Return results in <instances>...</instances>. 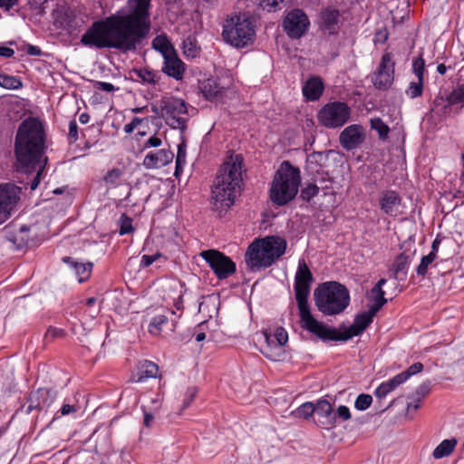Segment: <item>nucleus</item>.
<instances>
[{"label": "nucleus", "mask_w": 464, "mask_h": 464, "mask_svg": "<svg viewBox=\"0 0 464 464\" xmlns=\"http://www.w3.org/2000/svg\"><path fill=\"white\" fill-rule=\"evenodd\" d=\"M151 0H128L127 10H120L94 22L82 35L81 44L96 49L135 51L150 30Z\"/></svg>", "instance_id": "nucleus-1"}, {"label": "nucleus", "mask_w": 464, "mask_h": 464, "mask_svg": "<svg viewBox=\"0 0 464 464\" xmlns=\"http://www.w3.org/2000/svg\"><path fill=\"white\" fill-rule=\"evenodd\" d=\"M45 150V132L43 122L36 118L29 117L20 124L14 143V153L17 168L23 172L36 170V176L30 184L34 190L41 181V175L47 163L44 158Z\"/></svg>", "instance_id": "nucleus-2"}, {"label": "nucleus", "mask_w": 464, "mask_h": 464, "mask_svg": "<svg viewBox=\"0 0 464 464\" xmlns=\"http://www.w3.org/2000/svg\"><path fill=\"white\" fill-rule=\"evenodd\" d=\"M243 157L230 155L218 170L212 187L211 204L219 215L227 211L235 203L241 189Z\"/></svg>", "instance_id": "nucleus-3"}, {"label": "nucleus", "mask_w": 464, "mask_h": 464, "mask_svg": "<svg viewBox=\"0 0 464 464\" xmlns=\"http://www.w3.org/2000/svg\"><path fill=\"white\" fill-rule=\"evenodd\" d=\"M314 281L313 275L304 258L299 259L295 276L294 290L298 305L301 325L304 329L315 334L319 338H335L334 332L330 331L322 322L316 320L310 312L308 295Z\"/></svg>", "instance_id": "nucleus-4"}, {"label": "nucleus", "mask_w": 464, "mask_h": 464, "mask_svg": "<svg viewBox=\"0 0 464 464\" xmlns=\"http://www.w3.org/2000/svg\"><path fill=\"white\" fill-rule=\"evenodd\" d=\"M285 249L286 241L278 236L256 239L246 251V265L252 271L267 268L285 254Z\"/></svg>", "instance_id": "nucleus-5"}, {"label": "nucleus", "mask_w": 464, "mask_h": 464, "mask_svg": "<svg viewBox=\"0 0 464 464\" xmlns=\"http://www.w3.org/2000/svg\"><path fill=\"white\" fill-rule=\"evenodd\" d=\"M301 183V172L289 161H284L276 171L269 189L271 201L285 206L297 195Z\"/></svg>", "instance_id": "nucleus-6"}, {"label": "nucleus", "mask_w": 464, "mask_h": 464, "mask_svg": "<svg viewBox=\"0 0 464 464\" xmlns=\"http://www.w3.org/2000/svg\"><path fill=\"white\" fill-rule=\"evenodd\" d=\"M314 301L318 310L325 315L343 313L350 304L348 289L337 282H325L314 291Z\"/></svg>", "instance_id": "nucleus-7"}, {"label": "nucleus", "mask_w": 464, "mask_h": 464, "mask_svg": "<svg viewBox=\"0 0 464 464\" xmlns=\"http://www.w3.org/2000/svg\"><path fill=\"white\" fill-rule=\"evenodd\" d=\"M256 35L254 21L246 14L227 19L223 25L224 41L236 48H245L254 43Z\"/></svg>", "instance_id": "nucleus-8"}, {"label": "nucleus", "mask_w": 464, "mask_h": 464, "mask_svg": "<svg viewBox=\"0 0 464 464\" xmlns=\"http://www.w3.org/2000/svg\"><path fill=\"white\" fill-rule=\"evenodd\" d=\"M160 117L172 129L181 131L187 128L188 115V104L182 99L165 96L160 102Z\"/></svg>", "instance_id": "nucleus-9"}, {"label": "nucleus", "mask_w": 464, "mask_h": 464, "mask_svg": "<svg viewBox=\"0 0 464 464\" xmlns=\"http://www.w3.org/2000/svg\"><path fill=\"white\" fill-rule=\"evenodd\" d=\"M352 109L344 102L334 101L322 106L316 114L318 124L326 129H340L351 118Z\"/></svg>", "instance_id": "nucleus-10"}, {"label": "nucleus", "mask_w": 464, "mask_h": 464, "mask_svg": "<svg viewBox=\"0 0 464 464\" xmlns=\"http://www.w3.org/2000/svg\"><path fill=\"white\" fill-rule=\"evenodd\" d=\"M199 256L208 264L218 279H226L236 272V264L220 251L204 250Z\"/></svg>", "instance_id": "nucleus-11"}, {"label": "nucleus", "mask_w": 464, "mask_h": 464, "mask_svg": "<svg viewBox=\"0 0 464 464\" xmlns=\"http://www.w3.org/2000/svg\"><path fill=\"white\" fill-rule=\"evenodd\" d=\"M21 192V188L14 183L0 184V225L16 211Z\"/></svg>", "instance_id": "nucleus-12"}, {"label": "nucleus", "mask_w": 464, "mask_h": 464, "mask_svg": "<svg viewBox=\"0 0 464 464\" xmlns=\"http://www.w3.org/2000/svg\"><path fill=\"white\" fill-rule=\"evenodd\" d=\"M310 25L309 19L301 9H293L285 17L283 28L286 34L292 39L302 37Z\"/></svg>", "instance_id": "nucleus-13"}, {"label": "nucleus", "mask_w": 464, "mask_h": 464, "mask_svg": "<svg viewBox=\"0 0 464 464\" xmlns=\"http://www.w3.org/2000/svg\"><path fill=\"white\" fill-rule=\"evenodd\" d=\"M394 66L392 53H384L377 70L372 75V82L375 88L386 90L391 87L394 78Z\"/></svg>", "instance_id": "nucleus-14"}, {"label": "nucleus", "mask_w": 464, "mask_h": 464, "mask_svg": "<svg viewBox=\"0 0 464 464\" xmlns=\"http://www.w3.org/2000/svg\"><path fill=\"white\" fill-rule=\"evenodd\" d=\"M375 313H372V310H368L362 312L355 316V319L353 324L349 327L348 333L346 334H341L336 332V330L328 328L330 331L334 332V335L335 338H321L322 340H332L338 341L343 340L346 341L353 336H358L362 334L364 330L369 326V324L372 322L373 317L375 316Z\"/></svg>", "instance_id": "nucleus-15"}, {"label": "nucleus", "mask_w": 464, "mask_h": 464, "mask_svg": "<svg viewBox=\"0 0 464 464\" xmlns=\"http://www.w3.org/2000/svg\"><path fill=\"white\" fill-rule=\"evenodd\" d=\"M339 140L346 150H352L359 147L364 140L363 128L360 124L347 126L340 133Z\"/></svg>", "instance_id": "nucleus-16"}, {"label": "nucleus", "mask_w": 464, "mask_h": 464, "mask_svg": "<svg viewBox=\"0 0 464 464\" xmlns=\"http://www.w3.org/2000/svg\"><path fill=\"white\" fill-rule=\"evenodd\" d=\"M57 397V392L53 389L40 388L30 393L28 411L34 409H45L50 407Z\"/></svg>", "instance_id": "nucleus-17"}, {"label": "nucleus", "mask_w": 464, "mask_h": 464, "mask_svg": "<svg viewBox=\"0 0 464 464\" xmlns=\"http://www.w3.org/2000/svg\"><path fill=\"white\" fill-rule=\"evenodd\" d=\"M163 59L162 72L177 81L181 80L186 71V64L179 57L177 52L175 51Z\"/></svg>", "instance_id": "nucleus-18"}, {"label": "nucleus", "mask_w": 464, "mask_h": 464, "mask_svg": "<svg viewBox=\"0 0 464 464\" xmlns=\"http://www.w3.org/2000/svg\"><path fill=\"white\" fill-rule=\"evenodd\" d=\"M401 198L394 190H386L380 198V208L387 215L397 217L401 211Z\"/></svg>", "instance_id": "nucleus-19"}, {"label": "nucleus", "mask_w": 464, "mask_h": 464, "mask_svg": "<svg viewBox=\"0 0 464 464\" xmlns=\"http://www.w3.org/2000/svg\"><path fill=\"white\" fill-rule=\"evenodd\" d=\"M173 153L166 149L148 153L143 160L146 169H159L168 165L173 160Z\"/></svg>", "instance_id": "nucleus-20"}, {"label": "nucleus", "mask_w": 464, "mask_h": 464, "mask_svg": "<svg viewBox=\"0 0 464 464\" xmlns=\"http://www.w3.org/2000/svg\"><path fill=\"white\" fill-rule=\"evenodd\" d=\"M314 413L321 418L319 422L324 428H331L335 423V415L331 403L326 400H320L314 404Z\"/></svg>", "instance_id": "nucleus-21"}, {"label": "nucleus", "mask_w": 464, "mask_h": 464, "mask_svg": "<svg viewBox=\"0 0 464 464\" xmlns=\"http://www.w3.org/2000/svg\"><path fill=\"white\" fill-rule=\"evenodd\" d=\"M63 261L71 267L80 283L88 280L91 276L93 266L92 262H79L71 256L63 257Z\"/></svg>", "instance_id": "nucleus-22"}, {"label": "nucleus", "mask_w": 464, "mask_h": 464, "mask_svg": "<svg viewBox=\"0 0 464 464\" xmlns=\"http://www.w3.org/2000/svg\"><path fill=\"white\" fill-rule=\"evenodd\" d=\"M304 96L308 101H317L323 94L324 83L319 77H311L308 79L302 88Z\"/></svg>", "instance_id": "nucleus-23"}, {"label": "nucleus", "mask_w": 464, "mask_h": 464, "mask_svg": "<svg viewBox=\"0 0 464 464\" xmlns=\"http://www.w3.org/2000/svg\"><path fill=\"white\" fill-rule=\"evenodd\" d=\"M321 27L328 34H335L339 29L340 13L336 9H325L321 14Z\"/></svg>", "instance_id": "nucleus-24"}, {"label": "nucleus", "mask_w": 464, "mask_h": 464, "mask_svg": "<svg viewBox=\"0 0 464 464\" xmlns=\"http://www.w3.org/2000/svg\"><path fill=\"white\" fill-rule=\"evenodd\" d=\"M159 367L150 361H143L139 362L137 373L131 378L133 382H143L150 378H156Z\"/></svg>", "instance_id": "nucleus-25"}, {"label": "nucleus", "mask_w": 464, "mask_h": 464, "mask_svg": "<svg viewBox=\"0 0 464 464\" xmlns=\"http://www.w3.org/2000/svg\"><path fill=\"white\" fill-rule=\"evenodd\" d=\"M176 313L172 310H166L163 314L153 316L149 324L148 331L152 335H160L163 325H165L169 320L175 323Z\"/></svg>", "instance_id": "nucleus-26"}, {"label": "nucleus", "mask_w": 464, "mask_h": 464, "mask_svg": "<svg viewBox=\"0 0 464 464\" xmlns=\"http://www.w3.org/2000/svg\"><path fill=\"white\" fill-rule=\"evenodd\" d=\"M200 90L204 97L209 101H218L223 93V88L215 79H208L201 83Z\"/></svg>", "instance_id": "nucleus-27"}, {"label": "nucleus", "mask_w": 464, "mask_h": 464, "mask_svg": "<svg viewBox=\"0 0 464 464\" xmlns=\"http://www.w3.org/2000/svg\"><path fill=\"white\" fill-rule=\"evenodd\" d=\"M403 383V377L399 374L392 379L382 382L375 390L374 394L377 398L382 399L386 397L391 392L395 390L399 385Z\"/></svg>", "instance_id": "nucleus-28"}, {"label": "nucleus", "mask_w": 464, "mask_h": 464, "mask_svg": "<svg viewBox=\"0 0 464 464\" xmlns=\"http://www.w3.org/2000/svg\"><path fill=\"white\" fill-rule=\"evenodd\" d=\"M457 443H458V441L456 439H450V440H442L434 449V450L432 452V457L435 459H440L450 456L453 452Z\"/></svg>", "instance_id": "nucleus-29"}, {"label": "nucleus", "mask_w": 464, "mask_h": 464, "mask_svg": "<svg viewBox=\"0 0 464 464\" xmlns=\"http://www.w3.org/2000/svg\"><path fill=\"white\" fill-rule=\"evenodd\" d=\"M152 47L160 52L163 58L176 51L168 37L164 34L157 35L153 39Z\"/></svg>", "instance_id": "nucleus-30"}, {"label": "nucleus", "mask_w": 464, "mask_h": 464, "mask_svg": "<svg viewBox=\"0 0 464 464\" xmlns=\"http://www.w3.org/2000/svg\"><path fill=\"white\" fill-rule=\"evenodd\" d=\"M410 262V256L404 253L397 256L392 266V270L396 278L402 280L406 277L407 268Z\"/></svg>", "instance_id": "nucleus-31"}, {"label": "nucleus", "mask_w": 464, "mask_h": 464, "mask_svg": "<svg viewBox=\"0 0 464 464\" xmlns=\"http://www.w3.org/2000/svg\"><path fill=\"white\" fill-rule=\"evenodd\" d=\"M265 337L268 344L276 343L279 347L285 345L288 341L287 332L282 327H277L273 334H265Z\"/></svg>", "instance_id": "nucleus-32"}, {"label": "nucleus", "mask_w": 464, "mask_h": 464, "mask_svg": "<svg viewBox=\"0 0 464 464\" xmlns=\"http://www.w3.org/2000/svg\"><path fill=\"white\" fill-rule=\"evenodd\" d=\"M133 72L143 83L156 84L160 78L158 73L148 68L135 69Z\"/></svg>", "instance_id": "nucleus-33"}, {"label": "nucleus", "mask_w": 464, "mask_h": 464, "mask_svg": "<svg viewBox=\"0 0 464 464\" xmlns=\"http://www.w3.org/2000/svg\"><path fill=\"white\" fill-rule=\"evenodd\" d=\"M183 53L187 58H196L198 56L200 48L197 45L195 39L191 36L187 37L182 43Z\"/></svg>", "instance_id": "nucleus-34"}, {"label": "nucleus", "mask_w": 464, "mask_h": 464, "mask_svg": "<svg viewBox=\"0 0 464 464\" xmlns=\"http://www.w3.org/2000/svg\"><path fill=\"white\" fill-rule=\"evenodd\" d=\"M447 106H464V87L460 86L453 90L447 97Z\"/></svg>", "instance_id": "nucleus-35"}, {"label": "nucleus", "mask_w": 464, "mask_h": 464, "mask_svg": "<svg viewBox=\"0 0 464 464\" xmlns=\"http://www.w3.org/2000/svg\"><path fill=\"white\" fill-rule=\"evenodd\" d=\"M0 86L8 90H17L22 87V82L18 77L0 74Z\"/></svg>", "instance_id": "nucleus-36"}, {"label": "nucleus", "mask_w": 464, "mask_h": 464, "mask_svg": "<svg viewBox=\"0 0 464 464\" xmlns=\"http://www.w3.org/2000/svg\"><path fill=\"white\" fill-rule=\"evenodd\" d=\"M370 122L371 128L378 132L380 139L385 140L388 137L390 129L381 118H372Z\"/></svg>", "instance_id": "nucleus-37"}, {"label": "nucleus", "mask_w": 464, "mask_h": 464, "mask_svg": "<svg viewBox=\"0 0 464 464\" xmlns=\"http://www.w3.org/2000/svg\"><path fill=\"white\" fill-rule=\"evenodd\" d=\"M423 92V80L417 79L416 82H411L406 90V94L411 99L420 97Z\"/></svg>", "instance_id": "nucleus-38"}, {"label": "nucleus", "mask_w": 464, "mask_h": 464, "mask_svg": "<svg viewBox=\"0 0 464 464\" xmlns=\"http://www.w3.org/2000/svg\"><path fill=\"white\" fill-rule=\"evenodd\" d=\"M102 435V441H101V448H106L110 446V438H111V430L109 428H102L95 430L92 435V438L96 437V441H98V439L100 436Z\"/></svg>", "instance_id": "nucleus-39"}, {"label": "nucleus", "mask_w": 464, "mask_h": 464, "mask_svg": "<svg viewBox=\"0 0 464 464\" xmlns=\"http://www.w3.org/2000/svg\"><path fill=\"white\" fill-rule=\"evenodd\" d=\"M436 258L433 253L422 256L420 265L418 266L416 272L419 276H424L427 274L429 266L433 263Z\"/></svg>", "instance_id": "nucleus-40"}, {"label": "nucleus", "mask_w": 464, "mask_h": 464, "mask_svg": "<svg viewBox=\"0 0 464 464\" xmlns=\"http://www.w3.org/2000/svg\"><path fill=\"white\" fill-rule=\"evenodd\" d=\"M372 402V398L370 394L362 393L356 398L354 407L358 411H365L371 406Z\"/></svg>", "instance_id": "nucleus-41"}, {"label": "nucleus", "mask_w": 464, "mask_h": 464, "mask_svg": "<svg viewBox=\"0 0 464 464\" xmlns=\"http://www.w3.org/2000/svg\"><path fill=\"white\" fill-rule=\"evenodd\" d=\"M373 295L374 303L370 306V310L372 313L377 314L379 310L387 303V299L384 297L385 292H375L372 293Z\"/></svg>", "instance_id": "nucleus-42"}, {"label": "nucleus", "mask_w": 464, "mask_h": 464, "mask_svg": "<svg viewBox=\"0 0 464 464\" xmlns=\"http://www.w3.org/2000/svg\"><path fill=\"white\" fill-rule=\"evenodd\" d=\"M186 163V150L183 146L179 145L178 148V153L176 158V169L175 175L178 176L179 172L183 170V167Z\"/></svg>", "instance_id": "nucleus-43"}, {"label": "nucleus", "mask_w": 464, "mask_h": 464, "mask_svg": "<svg viewBox=\"0 0 464 464\" xmlns=\"http://www.w3.org/2000/svg\"><path fill=\"white\" fill-rule=\"evenodd\" d=\"M425 395V388L420 386L416 391V398L412 401L407 404V411H410L411 409L417 411L420 408V401Z\"/></svg>", "instance_id": "nucleus-44"}, {"label": "nucleus", "mask_w": 464, "mask_h": 464, "mask_svg": "<svg viewBox=\"0 0 464 464\" xmlns=\"http://www.w3.org/2000/svg\"><path fill=\"white\" fill-rule=\"evenodd\" d=\"M423 370V364L421 362H415L411 365L405 372L399 373L403 377V382H405L411 376L420 372Z\"/></svg>", "instance_id": "nucleus-45"}, {"label": "nucleus", "mask_w": 464, "mask_h": 464, "mask_svg": "<svg viewBox=\"0 0 464 464\" xmlns=\"http://www.w3.org/2000/svg\"><path fill=\"white\" fill-rule=\"evenodd\" d=\"M319 192V187L316 184H308L301 191L303 199L309 201L315 197Z\"/></svg>", "instance_id": "nucleus-46"}, {"label": "nucleus", "mask_w": 464, "mask_h": 464, "mask_svg": "<svg viewBox=\"0 0 464 464\" xmlns=\"http://www.w3.org/2000/svg\"><path fill=\"white\" fill-rule=\"evenodd\" d=\"M425 69V62L422 57H419L413 60L412 71L416 75L417 79L423 80V72Z\"/></svg>", "instance_id": "nucleus-47"}, {"label": "nucleus", "mask_w": 464, "mask_h": 464, "mask_svg": "<svg viewBox=\"0 0 464 464\" xmlns=\"http://www.w3.org/2000/svg\"><path fill=\"white\" fill-rule=\"evenodd\" d=\"M297 415L304 418H308L314 413V403L304 402L297 410Z\"/></svg>", "instance_id": "nucleus-48"}, {"label": "nucleus", "mask_w": 464, "mask_h": 464, "mask_svg": "<svg viewBox=\"0 0 464 464\" xmlns=\"http://www.w3.org/2000/svg\"><path fill=\"white\" fill-rule=\"evenodd\" d=\"M121 176V171L119 169H112L108 171L104 177V180L107 184L115 186L118 184L120 178Z\"/></svg>", "instance_id": "nucleus-49"}, {"label": "nucleus", "mask_w": 464, "mask_h": 464, "mask_svg": "<svg viewBox=\"0 0 464 464\" xmlns=\"http://www.w3.org/2000/svg\"><path fill=\"white\" fill-rule=\"evenodd\" d=\"M133 230L132 227V220L126 217L125 215H122L121 217V226H120V234L125 235L129 234Z\"/></svg>", "instance_id": "nucleus-50"}, {"label": "nucleus", "mask_w": 464, "mask_h": 464, "mask_svg": "<svg viewBox=\"0 0 464 464\" xmlns=\"http://www.w3.org/2000/svg\"><path fill=\"white\" fill-rule=\"evenodd\" d=\"M198 393V390L196 387H188L186 391L185 397L183 400V409H186L189 406L191 401L194 400Z\"/></svg>", "instance_id": "nucleus-51"}, {"label": "nucleus", "mask_w": 464, "mask_h": 464, "mask_svg": "<svg viewBox=\"0 0 464 464\" xmlns=\"http://www.w3.org/2000/svg\"><path fill=\"white\" fill-rule=\"evenodd\" d=\"M64 336V331L56 327H49L45 333V338L53 340Z\"/></svg>", "instance_id": "nucleus-52"}, {"label": "nucleus", "mask_w": 464, "mask_h": 464, "mask_svg": "<svg viewBox=\"0 0 464 464\" xmlns=\"http://www.w3.org/2000/svg\"><path fill=\"white\" fill-rule=\"evenodd\" d=\"M335 419L338 417L339 419H342L343 420H348L351 419V413L350 410L347 406L340 405L337 408L336 413H334Z\"/></svg>", "instance_id": "nucleus-53"}, {"label": "nucleus", "mask_w": 464, "mask_h": 464, "mask_svg": "<svg viewBox=\"0 0 464 464\" xmlns=\"http://www.w3.org/2000/svg\"><path fill=\"white\" fill-rule=\"evenodd\" d=\"M283 0H261L260 5L263 9H266L268 12L274 11L280 2Z\"/></svg>", "instance_id": "nucleus-54"}, {"label": "nucleus", "mask_w": 464, "mask_h": 464, "mask_svg": "<svg viewBox=\"0 0 464 464\" xmlns=\"http://www.w3.org/2000/svg\"><path fill=\"white\" fill-rule=\"evenodd\" d=\"M78 408L75 405H72L70 403H63V405L61 407L58 412H60L62 416H65L76 412Z\"/></svg>", "instance_id": "nucleus-55"}, {"label": "nucleus", "mask_w": 464, "mask_h": 464, "mask_svg": "<svg viewBox=\"0 0 464 464\" xmlns=\"http://www.w3.org/2000/svg\"><path fill=\"white\" fill-rule=\"evenodd\" d=\"M142 122V119L135 117L133 120L124 126L125 133H131L134 129Z\"/></svg>", "instance_id": "nucleus-56"}, {"label": "nucleus", "mask_w": 464, "mask_h": 464, "mask_svg": "<svg viewBox=\"0 0 464 464\" xmlns=\"http://www.w3.org/2000/svg\"><path fill=\"white\" fill-rule=\"evenodd\" d=\"M69 137L72 139L73 141L78 140V126L75 121L69 122Z\"/></svg>", "instance_id": "nucleus-57"}, {"label": "nucleus", "mask_w": 464, "mask_h": 464, "mask_svg": "<svg viewBox=\"0 0 464 464\" xmlns=\"http://www.w3.org/2000/svg\"><path fill=\"white\" fill-rule=\"evenodd\" d=\"M162 144V140L160 138L157 136H151L148 139V140L145 143V148H157L160 147Z\"/></svg>", "instance_id": "nucleus-58"}, {"label": "nucleus", "mask_w": 464, "mask_h": 464, "mask_svg": "<svg viewBox=\"0 0 464 464\" xmlns=\"http://www.w3.org/2000/svg\"><path fill=\"white\" fill-rule=\"evenodd\" d=\"M96 87L98 90L102 91V92H111L115 90V87L113 84H111V82H97Z\"/></svg>", "instance_id": "nucleus-59"}, {"label": "nucleus", "mask_w": 464, "mask_h": 464, "mask_svg": "<svg viewBox=\"0 0 464 464\" xmlns=\"http://www.w3.org/2000/svg\"><path fill=\"white\" fill-rule=\"evenodd\" d=\"M18 4V0H0V8L9 11Z\"/></svg>", "instance_id": "nucleus-60"}, {"label": "nucleus", "mask_w": 464, "mask_h": 464, "mask_svg": "<svg viewBox=\"0 0 464 464\" xmlns=\"http://www.w3.org/2000/svg\"><path fill=\"white\" fill-rule=\"evenodd\" d=\"M157 258H158L157 255H155V256L144 255L141 257V263L145 267H147V266H150V265H152Z\"/></svg>", "instance_id": "nucleus-61"}, {"label": "nucleus", "mask_w": 464, "mask_h": 464, "mask_svg": "<svg viewBox=\"0 0 464 464\" xmlns=\"http://www.w3.org/2000/svg\"><path fill=\"white\" fill-rule=\"evenodd\" d=\"M14 54V51L7 46H0V56L9 58Z\"/></svg>", "instance_id": "nucleus-62"}, {"label": "nucleus", "mask_w": 464, "mask_h": 464, "mask_svg": "<svg viewBox=\"0 0 464 464\" xmlns=\"http://www.w3.org/2000/svg\"><path fill=\"white\" fill-rule=\"evenodd\" d=\"M154 420V416L144 411L143 424L145 427L150 428Z\"/></svg>", "instance_id": "nucleus-63"}, {"label": "nucleus", "mask_w": 464, "mask_h": 464, "mask_svg": "<svg viewBox=\"0 0 464 464\" xmlns=\"http://www.w3.org/2000/svg\"><path fill=\"white\" fill-rule=\"evenodd\" d=\"M386 284V279L384 278H382L378 281V283L372 287V293H375V292H384L382 290V286Z\"/></svg>", "instance_id": "nucleus-64"}]
</instances>
